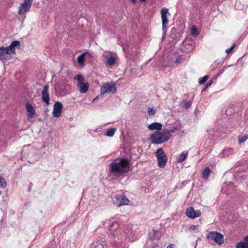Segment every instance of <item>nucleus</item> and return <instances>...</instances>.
I'll return each instance as SVG.
<instances>
[{"mask_svg": "<svg viewBox=\"0 0 248 248\" xmlns=\"http://www.w3.org/2000/svg\"><path fill=\"white\" fill-rule=\"evenodd\" d=\"M110 168L112 173H126L130 170V161L127 158H121L118 162L111 163Z\"/></svg>", "mask_w": 248, "mask_h": 248, "instance_id": "1", "label": "nucleus"}, {"mask_svg": "<svg viewBox=\"0 0 248 248\" xmlns=\"http://www.w3.org/2000/svg\"><path fill=\"white\" fill-rule=\"evenodd\" d=\"M170 137L171 135L167 130L163 129L161 131H155L150 135L149 140L153 144H160L167 141Z\"/></svg>", "mask_w": 248, "mask_h": 248, "instance_id": "2", "label": "nucleus"}, {"mask_svg": "<svg viewBox=\"0 0 248 248\" xmlns=\"http://www.w3.org/2000/svg\"><path fill=\"white\" fill-rule=\"evenodd\" d=\"M138 227L137 225L133 224L125 225L124 229L125 238L128 239L130 242L136 241L138 237Z\"/></svg>", "mask_w": 248, "mask_h": 248, "instance_id": "3", "label": "nucleus"}, {"mask_svg": "<svg viewBox=\"0 0 248 248\" xmlns=\"http://www.w3.org/2000/svg\"><path fill=\"white\" fill-rule=\"evenodd\" d=\"M157 159L158 166L161 168H164L167 162V157L162 148L158 149L155 153Z\"/></svg>", "mask_w": 248, "mask_h": 248, "instance_id": "4", "label": "nucleus"}, {"mask_svg": "<svg viewBox=\"0 0 248 248\" xmlns=\"http://www.w3.org/2000/svg\"><path fill=\"white\" fill-rule=\"evenodd\" d=\"M101 95L108 93H114L117 92V88L115 84L112 82H106L103 83L101 87Z\"/></svg>", "mask_w": 248, "mask_h": 248, "instance_id": "5", "label": "nucleus"}, {"mask_svg": "<svg viewBox=\"0 0 248 248\" xmlns=\"http://www.w3.org/2000/svg\"><path fill=\"white\" fill-rule=\"evenodd\" d=\"M207 238L214 241L219 245H222L224 243L223 235L217 232H211L209 235H208Z\"/></svg>", "mask_w": 248, "mask_h": 248, "instance_id": "6", "label": "nucleus"}, {"mask_svg": "<svg viewBox=\"0 0 248 248\" xmlns=\"http://www.w3.org/2000/svg\"><path fill=\"white\" fill-rule=\"evenodd\" d=\"M108 231L109 234L111 236H115V234H117V229L119 228V224L115 220V218H112L108 221Z\"/></svg>", "mask_w": 248, "mask_h": 248, "instance_id": "7", "label": "nucleus"}, {"mask_svg": "<svg viewBox=\"0 0 248 248\" xmlns=\"http://www.w3.org/2000/svg\"><path fill=\"white\" fill-rule=\"evenodd\" d=\"M168 9L163 8L161 10V20L162 22V30L164 33L166 32V24H168L169 20L167 18L168 16H170Z\"/></svg>", "mask_w": 248, "mask_h": 248, "instance_id": "8", "label": "nucleus"}, {"mask_svg": "<svg viewBox=\"0 0 248 248\" xmlns=\"http://www.w3.org/2000/svg\"><path fill=\"white\" fill-rule=\"evenodd\" d=\"M186 214L190 218H195L200 217L201 215V212L200 210H195L193 207H190L186 209Z\"/></svg>", "mask_w": 248, "mask_h": 248, "instance_id": "9", "label": "nucleus"}, {"mask_svg": "<svg viewBox=\"0 0 248 248\" xmlns=\"http://www.w3.org/2000/svg\"><path fill=\"white\" fill-rule=\"evenodd\" d=\"M49 87L48 84H46L44 86L42 92V99L47 105L50 104V97L48 92Z\"/></svg>", "mask_w": 248, "mask_h": 248, "instance_id": "10", "label": "nucleus"}, {"mask_svg": "<svg viewBox=\"0 0 248 248\" xmlns=\"http://www.w3.org/2000/svg\"><path fill=\"white\" fill-rule=\"evenodd\" d=\"M91 248H106L105 240L102 238H96L92 243Z\"/></svg>", "mask_w": 248, "mask_h": 248, "instance_id": "11", "label": "nucleus"}, {"mask_svg": "<svg viewBox=\"0 0 248 248\" xmlns=\"http://www.w3.org/2000/svg\"><path fill=\"white\" fill-rule=\"evenodd\" d=\"M12 57V55L6 47H0V60H9Z\"/></svg>", "mask_w": 248, "mask_h": 248, "instance_id": "12", "label": "nucleus"}, {"mask_svg": "<svg viewBox=\"0 0 248 248\" xmlns=\"http://www.w3.org/2000/svg\"><path fill=\"white\" fill-rule=\"evenodd\" d=\"M63 108L62 104L60 102H56L53 106V115L55 117H59L62 114Z\"/></svg>", "mask_w": 248, "mask_h": 248, "instance_id": "13", "label": "nucleus"}, {"mask_svg": "<svg viewBox=\"0 0 248 248\" xmlns=\"http://www.w3.org/2000/svg\"><path fill=\"white\" fill-rule=\"evenodd\" d=\"M118 206L129 204V200L124 195H117L116 196Z\"/></svg>", "mask_w": 248, "mask_h": 248, "instance_id": "14", "label": "nucleus"}, {"mask_svg": "<svg viewBox=\"0 0 248 248\" xmlns=\"http://www.w3.org/2000/svg\"><path fill=\"white\" fill-rule=\"evenodd\" d=\"M16 47L18 48L20 47V42L18 40L13 41L9 46L6 47L9 50V52L12 55V53L15 54L16 53Z\"/></svg>", "mask_w": 248, "mask_h": 248, "instance_id": "15", "label": "nucleus"}, {"mask_svg": "<svg viewBox=\"0 0 248 248\" xmlns=\"http://www.w3.org/2000/svg\"><path fill=\"white\" fill-rule=\"evenodd\" d=\"M148 237L151 240H158L161 237V232L157 230H153L149 233Z\"/></svg>", "mask_w": 248, "mask_h": 248, "instance_id": "16", "label": "nucleus"}, {"mask_svg": "<svg viewBox=\"0 0 248 248\" xmlns=\"http://www.w3.org/2000/svg\"><path fill=\"white\" fill-rule=\"evenodd\" d=\"M26 108L27 109V113L28 116L31 118H33V116L35 113V110L34 108L29 103H26Z\"/></svg>", "mask_w": 248, "mask_h": 248, "instance_id": "17", "label": "nucleus"}, {"mask_svg": "<svg viewBox=\"0 0 248 248\" xmlns=\"http://www.w3.org/2000/svg\"><path fill=\"white\" fill-rule=\"evenodd\" d=\"M114 242L115 244L113 245L114 248H121L120 245L122 244V242L124 240L123 235L121 234L118 235L117 236L115 235Z\"/></svg>", "mask_w": 248, "mask_h": 248, "instance_id": "18", "label": "nucleus"}, {"mask_svg": "<svg viewBox=\"0 0 248 248\" xmlns=\"http://www.w3.org/2000/svg\"><path fill=\"white\" fill-rule=\"evenodd\" d=\"M30 8L31 6H29V4H27L26 3L23 2L19 7L18 14L19 15H22L28 12L30 10Z\"/></svg>", "mask_w": 248, "mask_h": 248, "instance_id": "19", "label": "nucleus"}, {"mask_svg": "<svg viewBox=\"0 0 248 248\" xmlns=\"http://www.w3.org/2000/svg\"><path fill=\"white\" fill-rule=\"evenodd\" d=\"M65 88L64 84H56L55 88L57 93L59 95H63L65 94Z\"/></svg>", "mask_w": 248, "mask_h": 248, "instance_id": "20", "label": "nucleus"}, {"mask_svg": "<svg viewBox=\"0 0 248 248\" xmlns=\"http://www.w3.org/2000/svg\"><path fill=\"white\" fill-rule=\"evenodd\" d=\"M78 88L81 93H85L88 90L89 83L88 82L80 83L78 84Z\"/></svg>", "mask_w": 248, "mask_h": 248, "instance_id": "21", "label": "nucleus"}, {"mask_svg": "<svg viewBox=\"0 0 248 248\" xmlns=\"http://www.w3.org/2000/svg\"><path fill=\"white\" fill-rule=\"evenodd\" d=\"M149 129L160 130L162 128V124L159 123H153L148 125Z\"/></svg>", "mask_w": 248, "mask_h": 248, "instance_id": "22", "label": "nucleus"}, {"mask_svg": "<svg viewBox=\"0 0 248 248\" xmlns=\"http://www.w3.org/2000/svg\"><path fill=\"white\" fill-rule=\"evenodd\" d=\"M181 125L179 124H174L171 127H170L169 129H164V130H167L169 133L170 134V133H175L180 129Z\"/></svg>", "mask_w": 248, "mask_h": 248, "instance_id": "23", "label": "nucleus"}, {"mask_svg": "<svg viewBox=\"0 0 248 248\" xmlns=\"http://www.w3.org/2000/svg\"><path fill=\"white\" fill-rule=\"evenodd\" d=\"M186 58L184 55H181L176 56L175 58H172V60L174 63L179 64L184 62Z\"/></svg>", "mask_w": 248, "mask_h": 248, "instance_id": "24", "label": "nucleus"}, {"mask_svg": "<svg viewBox=\"0 0 248 248\" xmlns=\"http://www.w3.org/2000/svg\"><path fill=\"white\" fill-rule=\"evenodd\" d=\"M187 154V152L184 151L182 154L179 155L177 160V162L178 163L183 162L186 159Z\"/></svg>", "mask_w": 248, "mask_h": 248, "instance_id": "25", "label": "nucleus"}, {"mask_svg": "<svg viewBox=\"0 0 248 248\" xmlns=\"http://www.w3.org/2000/svg\"><path fill=\"white\" fill-rule=\"evenodd\" d=\"M191 104H192V101H190V100L187 101L186 99L183 100L181 103V105H182V107L183 108H184L186 109H187V108H190Z\"/></svg>", "mask_w": 248, "mask_h": 248, "instance_id": "26", "label": "nucleus"}, {"mask_svg": "<svg viewBox=\"0 0 248 248\" xmlns=\"http://www.w3.org/2000/svg\"><path fill=\"white\" fill-rule=\"evenodd\" d=\"M232 153V150L231 148L224 149L221 154V156L223 157H227Z\"/></svg>", "mask_w": 248, "mask_h": 248, "instance_id": "27", "label": "nucleus"}, {"mask_svg": "<svg viewBox=\"0 0 248 248\" xmlns=\"http://www.w3.org/2000/svg\"><path fill=\"white\" fill-rule=\"evenodd\" d=\"M87 53H84L80 55L78 58V62L79 65H82L85 62V57Z\"/></svg>", "mask_w": 248, "mask_h": 248, "instance_id": "28", "label": "nucleus"}, {"mask_svg": "<svg viewBox=\"0 0 248 248\" xmlns=\"http://www.w3.org/2000/svg\"><path fill=\"white\" fill-rule=\"evenodd\" d=\"M107 63L109 65H113L116 62V58L114 56H111L110 57H107Z\"/></svg>", "mask_w": 248, "mask_h": 248, "instance_id": "29", "label": "nucleus"}, {"mask_svg": "<svg viewBox=\"0 0 248 248\" xmlns=\"http://www.w3.org/2000/svg\"><path fill=\"white\" fill-rule=\"evenodd\" d=\"M210 172V168L208 167H206L202 172V177L205 179H207Z\"/></svg>", "mask_w": 248, "mask_h": 248, "instance_id": "30", "label": "nucleus"}, {"mask_svg": "<svg viewBox=\"0 0 248 248\" xmlns=\"http://www.w3.org/2000/svg\"><path fill=\"white\" fill-rule=\"evenodd\" d=\"M116 130V128H109L107 131L105 135L108 137H112L114 135Z\"/></svg>", "mask_w": 248, "mask_h": 248, "instance_id": "31", "label": "nucleus"}, {"mask_svg": "<svg viewBox=\"0 0 248 248\" xmlns=\"http://www.w3.org/2000/svg\"><path fill=\"white\" fill-rule=\"evenodd\" d=\"M235 248H248V243L244 242H241L238 243Z\"/></svg>", "mask_w": 248, "mask_h": 248, "instance_id": "32", "label": "nucleus"}, {"mask_svg": "<svg viewBox=\"0 0 248 248\" xmlns=\"http://www.w3.org/2000/svg\"><path fill=\"white\" fill-rule=\"evenodd\" d=\"M75 79L78 81V84H79L80 83L85 82V79L83 76L81 75H78L76 77H75Z\"/></svg>", "mask_w": 248, "mask_h": 248, "instance_id": "33", "label": "nucleus"}, {"mask_svg": "<svg viewBox=\"0 0 248 248\" xmlns=\"http://www.w3.org/2000/svg\"><path fill=\"white\" fill-rule=\"evenodd\" d=\"M248 139V135L246 134L241 137H239L238 138V141L239 143H242L246 141V140Z\"/></svg>", "mask_w": 248, "mask_h": 248, "instance_id": "34", "label": "nucleus"}, {"mask_svg": "<svg viewBox=\"0 0 248 248\" xmlns=\"http://www.w3.org/2000/svg\"><path fill=\"white\" fill-rule=\"evenodd\" d=\"M208 78H209V76H208V75H205L203 77L200 78L198 80L199 84L201 85L203 84L206 81V80H207V79Z\"/></svg>", "mask_w": 248, "mask_h": 248, "instance_id": "35", "label": "nucleus"}, {"mask_svg": "<svg viewBox=\"0 0 248 248\" xmlns=\"http://www.w3.org/2000/svg\"><path fill=\"white\" fill-rule=\"evenodd\" d=\"M0 186L2 188H5L7 186V183L5 178L2 176H0Z\"/></svg>", "mask_w": 248, "mask_h": 248, "instance_id": "36", "label": "nucleus"}, {"mask_svg": "<svg viewBox=\"0 0 248 248\" xmlns=\"http://www.w3.org/2000/svg\"><path fill=\"white\" fill-rule=\"evenodd\" d=\"M211 0H199L201 6H205L208 4Z\"/></svg>", "mask_w": 248, "mask_h": 248, "instance_id": "37", "label": "nucleus"}, {"mask_svg": "<svg viewBox=\"0 0 248 248\" xmlns=\"http://www.w3.org/2000/svg\"><path fill=\"white\" fill-rule=\"evenodd\" d=\"M231 66V65H229V66H224L221 69H220L219 72H218V73L216 76V78H217V77L219 76V75H220L221 74H222V73H224V72L225 71V70L226 68H228V67H229Z\"/></svg>", "mask_w": 248, "mask_h": 248, "instance_id": "38", "label": "nucleus"}, {"mask_svg": "<svg viewBox=\"0 0 248 248\" xmlns=\"http://www.w3.org/2000/svg\"><path fill=\"white\" fill-rule=\"evenodd\" d=\"M155 110L153 108H149L148 110V113L150 116H153L155 115Z\"/></svg>", "mask_w": 248, "mask_h": 248, "instance_id": "39", "label": "nucleus"}, {"mask_svg": "<svg viewBox=\"0 0 248 248\" xmlns=\"http://www.w3.org/2000/svg\"><path fill=\"white\" fill-rule=\"evenodd\" d=\"M191 33L193 35H197L198 34V31L196 27L193 26L191 29Z\"/></svg>", "mask_w": 248, "mask_h": 248, "instance_id": "40", "label": "nucleus"}, {"mask_svg": "<svg viewBox=\"0 0 248 248\" xmlns=\"http://www.w3.org/2000/svg\"><path fill=\"white\" fill-rule=\"evenodd\" d=\"M235 46V45L233 44L231 47L226 49L225 52L228 54L230 53V52H231L232 51Z\"/></svg>", "mask_w": 248, "mask_h": 248, "instance_id": "41", "label": "nucleus"}, {"mask_svg": "<svg viewBox=\"0 0 248 248\" xmlns=\"http://www.w3.org/2000/svg\"><path fill=\"white\" fill-rule=\"evenodd\" d=\"M32 2V0H25L23 3L29 4V6H31Z\"/></svg>", "mask_w": 248, "mask_h": 248, "instance_id": "42", "label": "nucleus"}, {"mask_svg": "<svg viewBox=\"0 0 248 248\" xmlns=\"http://www.w3.org/2000/svg\"><path fill=\"white\" fill-rule=\"evenodd\" d=\"M175 248V245L173 244H171L169 245L166 248Z\"/></svg>", "mask_w": 248, "mask_h": 248, "instance_id": "43", "label": "nucleus"}, {"mask_svg": "<svg viewBox=\"0 0 248 248\" xmlns=\"http://www.w3.org/2000/svg\"><path fill=\"white\" fill-rule=\"evenodd\" d=\"M212 83V80H209L207 82V83L205 85V86H206V87H208L211 86Z\"/></svg>", "mask_w": 248, "mask_h": 248, "instance_id": "44", "label": "nucleus"}, {"mask_svg": "<svg viewBox=\"0 0 248 248\" xmlns=\"http://www.w3.org/2000/svg\"><path fill=\"white\" fill-rule=\"evenodd\" d=\"M198 226L197 225H192L190 227V230H195L196 229H197Z\"/></svg>", "mask_w": 248, "mask_h": 248, "instance_id": "45", "label": "nucleus"}, {"mask_svg": "<svg viewBox=\"0 0 248 248\" xmlns=\"http://www.w3.org/2000/svg\"><path fill=\"white\" fill-rule=\"evenodd\" d=\"M32 186V183H30V186L28 189V192H31V186Z\"/></svg>", "mask_w": 248, "mask_h": 248, "instance_id": "46", "label": "nucleus"}, {"mask_svg": "<svg viewBox=\"0 0 248 248\" xmlns=\"http://www.w3.org/2000/svg\"><path fill=\"white\" fill-rule=\"evenodd\" d=\"M244 240H245V242H246V243H248V235L247 236H246L245 238H244Z\"/></svg>", "mask_w": 248, "mask_h": 248, "instance_id": "47", "label": "nucleus"}, {"mask_svg": "<svg viewBox=\"0 0 248 248\" xmlns=\"http://www.w3.org/2000/svg\"><path fill=\"white\" fill-rule=\"evenodd\" d=\"M99 98V96H96L95 98H94L93 100V102H95L96 100H97Z\"/></svg>", "mask_w": 248, "mask_h": 248, "instance_id": "48", "label": "nucleus"}, {"mask_svg": "<svg viewBox=\"0 0 248 248\" xmlns=\"http://www.w3.org/2000/svg\"><path fill=\"white\" fill-rule=\"evenodd\" d=\"M134 3H135L137 2V0H131Z\"/></svg>", "mask_w": 248, "mask_h": 248, "instance_id": "49", "label": "nucleus"}, {"mask_svg": "<svg viewBox=\"0 0 248 248\" xmlns=\"http://www.w3.org/2000/svg\"><path fill=\"white\" fill-rule=\"evenodd\" d=\"M141 2H145L146 0H140Z\"/></svg>", "mask_w": 248, "mask_h": 248, "instance_id": "50", "label": "nucleus"}, {"mask_svg": "<svg viewBox=\"0 0 248 248\" xmlns=\"http://www.w3.org/2000/svg\"><path fill=\"white\" fill-rule=\"evenodd\" d=\"M185 95L188 96V94H185Z\"/></svg>", "mask_w": 248, "mask_h": 248, "instance_id": "51", "label": "nucleus"}, {"mask_svg": "<svg viewBox=\"0 0 248 248\" xmlns=\"http://www.w3.org/2000/svg\"><path fill=\"white\" fill-rule=\"evenodd\" d=\"M105 222H106V221H104V222H103V225H104V223H105Z\"/></svg>", "mask_w": 248, "mask_h": 248, "instance_id": "52", "label": "nucleus"}]
</instances>
